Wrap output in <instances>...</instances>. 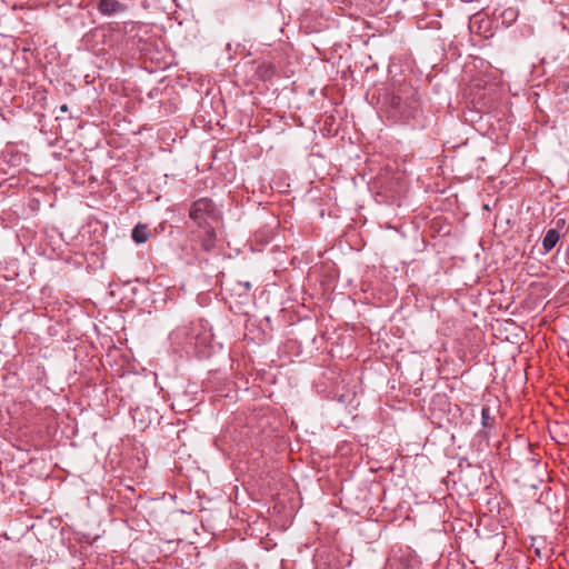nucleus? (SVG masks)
<instances>
[{
  "label": "nucleus",
  "instance_id": "39448f33",
  "mask_svg": "<svg viewBox=\"0 0 569 569\" xmlns=\"http://www.w3.org/2000/svg\"><path fill=\"white\" fill-rule=\"evenodd\" d=\"M392 106L398 110V112L402 119H409L411 117H415L417 107L405 104L401 97H399V96L393 97Z\"/></svg>",
  "mask_w": 569,
  "mask_h": 569
},
{
  "label": "nucleus",
  "instance_id": "20e7f679",
  "mask_svg": "<svg viewBox=\"0 0 569 569\" xmlns=\"http://www.w3.org/2000/svg\"><path fill=\"white\" fill-rule=\"evenodd\" d=\"M498 413V399H488L481 409V425L483 429H492L496 426Z\"/></svg>",
  "mask_w": 569,
  "mask_h": 569
},
{
  "label": "nucleus",
  "instance_id": "0eeeda50",
  "mask_svg": "<svg viewBox=\"0 0 569 569\" xmlns=\"http://www.w3.org/2000/svg\"><path fill=\"white\" fill-rule=\"evenodd\" d=\"M560 237L561 236L557 233L556 230L549 229L542 239V247L545 252L551 251L558 243Z\"/></svg>",
  "mask_w": 569,
  "mask_h": 569
},
{
  "label": "nucleus",
  "instance_id": "1a4fd4ad",
  "mask_svg": "<svg viewBox=\"0 0 569 569\" xmlns=\"http://www.w3.org/2000/svg\"><path fill=\"white\" fill-rule=\"evenodd\" d=\"M251 288L252 284L250 281H238L234 283L232 290L239 296H247Z\"/></svg>",
  "mask_w": 569,
  "mask_h": 569
},
{
  "label": "nucleus",
  "instance_id": "7ed1b4c3",
  "mask_svg": "<svg viewBox=\"0 0 569 569\" xmlns=\"http://www.w3.org/2000/svg\"><path fill=\"white\" fill-rule=\"evenodd\" d=\"M93 7L108 19L121 18L129 9L127 3L119 0H96Z\"/></svg>",
  "mask_w": 569,
  "mask_h": 569
},
{
  "label": "nucleus",
  "instance_id": "6e6552de",
  "mask_svg": "<svg viewBox=\"0 0 569 569\" xmlns=\"http://www.w3.org/2000/svg\"><path fill=\"white\" fill-rule=\"evenodd\" d=\"M132 240L137 243H143L148 240L149 232L144 224H137L131 233Z\"/></svg>",
  "mask_w": 569,
  "mask_h": 569
},
{
  "label": "nucleus",
  "instance_id": "f8f14e48",
  "mask_svg": "<svg viewBox=\"0 0 569 569\" xmlns=\"http://www.w3.org/2000/svg\"><path fill=\"white\" fill-rule=\"evenodd\" d=\"M68 107L66 104L61 106V111H67Z\"/></svg>",
  "mask_w": 569,
  "mask_h": 569
},
{
  "label": "nucleus",
  "instance_id": "9b49d317",
  "mask_svg": "<svg viewBox=\"0 0 569 569\" xmlns=\"http://www.w3.org/2000/svg\"><path fill=\"white\" fill-rule=\"evenodd\" d=\"M552 230H556L557 233H559L560 236L565 234L566 233V220L565 219H558L556 221V224L553 228H551Z\"/></svg>",
  "mask_w": 569,
  "mask_h": 569
},
{
  "label": "nucleus",
  "instance_id": "f03ea898",
  "mask_svg": "<svg viewBox=\"0 0 569 569\" xmlns=\"http://www.w3.org/2000/svg\"><path fill=\"white\" fill-rule=\"evenodd\" d=\"M189 217L199 228H207L219 220V211L211 199L200 198L192 203Z\"/></svg>",
  "mask_w": 569,
  "mask_h": 569
},
{
  "label": "nucleus",
  "instance_id": "f257e3e1",
  "mask_svg": "<svg viewBox=\"0 0 569 569\" xmlns=\"http://www.w3.org/2000/svg\"><path fill=\"white\" fill-rule=\"evenodd\" d=\"M192 329L188 325L178 326L169 335L171 352L173 355L186 356H212L211 351H206L200 347L204 342V338L194 336Z\"/></svg>",
  "mask_w": 569,
  "mask_h": 569
},
{
  "label": "nucleus",
  "instance_id": "9d476101",
  "mask_svg": "<svg viewBox=\"0 0 569 569\" xmlns=\"http://www.w3.org/2000/svg\"><path fill=\"white\" fill-rule=\"evenodd\" d=\"M436 405L447 406L448 399H447L446 395H441V393L435 395L431 400V406H436Z\"/></svg>",
  "mask_w": 569,
  "mask_h": 569
},
{
  "label": "nucleus",
  "instance_id": "423d86ee",
  "mask_svg": "<svg viewBox=\"0 0 569 569\" xmlns=\"http://www.w3.org/2000/svg\"><path fill=\"white\" fill-rule=\"evenodd\" d=\"M203 230V236L201 237V247L206 251H211L216 244V231L213 226H209L207 228H201Z\"/></svg>",
  "mask_w": 569,
  "mask_h": 569
}]
</instances>
